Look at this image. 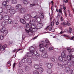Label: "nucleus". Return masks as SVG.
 Returning a JSON list of instances; mask_svg holds the SVG:
<instances>
[{
	"mask_svg": "<svg viewBox=\"0 0 74 74\" xmlns=\"http://www.w3.org/2000/svg\"><path fill=\"white\" fill-rule=\"evenodd\" d=\"M1 33H3V36H6L8 33V30H6V28L5 27H3L1 29Z\"/></svg>",
	"mask_w": 74,
	"mask_h": 74,
	"instance_id": "nucleus-1",
	"label": "nucleus"
},
{
	"mask_svg": "<svg viewBox=\"0 0 74 74\" xmlns=\"http://www.w3.org/2000/svg\"><path fill=\"white\" fill-rule=\"evenodd\" d=\"M33 26H34V24H32L31 27L29 29V30H30V32H32L33 33L36 32L37 31V28H33Z\"/></svg>",
	"mask_w": 74,
	"mask_h": 74,
	"instance_id": "nucleus-2",
	"label": "nucleus"
},
{
	"mask_svg": "<svg viewBox=\"0 0 74 74\" xmlns=\"http://www.w3.org/2000/svg\"><path fill=\"white\" fill-rule=\"evenodd\" d=\"M68 62L66 60H64L63 61V62L64 63V64H61L59 63L58 64L59 66H60V67H61L62 68H64L65 67H66V66H67V65Z\"/></svg>",
	"mask_w": 74,
	"mask_h": 74,
	"instance_id": "nucleus-3",
	"label": "nucleus"
},
{
	"mask_svg": "<svg viewBox=\"0 0 74 74\" xmlns=\"http://www.w3.org/2000/svg\"><path fill=\"white\" fill-rule=\"evenodd\" d=\"M34 48L33 47V46H31L29 48V50L30 51H32L33 52V55H34L35 56H36L37 52V51H35L34 52Z\"/></svg>",
	"mask_w": 74,
	"mask_h": 74,
	"instance_id": "nucleus-4",
	"label": "nucleus"
},
{
	"mask_svg": "<svg viewBox=\"0 0 74 74\" xmlns=\"http://www.w3.org/2000/svg\"><path fill=\"white\" fill-rule=\"evenodd\" d=\"M26 11V9L23 8L20 10L18 12L19 13V14H24V13H25Z\"/></svg>",
	"mask_w": 74,
	"mask_h": 74,
	"instance_id": "nucleus-5",
	"label": "nucleus"
},
{
	"mask_svg": "<svg viewBox=\"0 0 74 74\" xmlns=\"http://www.w3.org/2000/svg\"><path fill=\"white\" fill-rule=\"evenodd\" d=\"M67 60L68 61H71L72 62H74V57H71L70 56H68L67 57Z\"/></svg>",
	"mask_w": 74,
	"mask_h": 74,
	"instance_id": "nucleus-6",
	"label": "nucleus"
},
{
	"mask_svg": "<svg viewBox=\"0 0 74 74\" xmlns=\"http://www.w3.org/2000/svg\"><path fill=\"white\" fill-rule=\"evenodd\" d=\"M49 45L48 44L44 43H43L40 44L39 47H44L45 48H47L48 47Z\"/></svg>",
	"mask_w": 74,
	"mask_h": 74,
	"instance_id": "nucleus-7",
	"label": "nucleus"
},
{
	"mask_svg": "<svg viewBox=\"0 0 74 74\" xmlns=\"http://www.w3.org/2000/svg\"><path fill=\"white\" fill-rule=\"evenodd\" d=\"M31 14L32 15V16H31V17L33 18H36V16L37 15V13L36 12H32Z\"/></svg>",
	"mask_w": 74,
	"mask_h": 74,
	"instance_id": "nucleus-8",
	"label": "nucleus"
},
{
	"mask_svg": "<svg viewBox=\"0 0 74 74\" xmlns=\"http://www.w3.org/2000/svg\"><path fill=\"white\" fill-rule=\"evenodd\" d=\"M9 12L12 15H14L16 12V11L14 9H11L9 11Z\"/></svg>",
	"mask_w": 74,
	"mask_h": 74,
	"instance_id": "nucleus-9",
	"label": "nucleus"
},
{
	"mask_svg": "<svg viewBox=\"0 0 74 74\" xmlns=\"http://www.w3.org/2000/svg\"><path fill=\"white\" fill-rule=\"evenodd\" d=\"M53 66V64L52 63H49L47 64V67L49 69H51L52 68Z\"/></svg>",
	"mask_w": 74,
	"mask_h": 74,
	"instance_id": "nucleus-10",
	"label": "nucleus"
},
{
	"mask_svg": "<svg viewBox=\"0 0 74 74\" xmlns=\"http://www.w3.org/2000/svg\"><path fill=\"white\" fill-rule=\"evenodd\" d=\"M41 56L42 58H47L48 57V55L47 54V53H43L42 54Z\"/></svg>",
	"mask_w": 74,
	"mask_h": 74,
	"instance_id": "nucleus-11",
	"label": "nucleus"
},
{
	"mask_svg": "<svg viewBox=\"0 0 74 74\" xmlns=\"http://www.w3.org/2000/svg\"><path fill=\"white\" fill-rule=\"evenodd\" d=\"M10 19V17L8 16H5L3 18V19L4 21L6 20H8Z\"/></svg>",
	"mask_w": 74,
	"mask_h": 74,
	"instance_id": "nucleus-12",
	"label": "nucleus"
},
{
	"mask_svg": "<svg viewBox=\"0 0 74 74\" xmlns=\"http://www.w3.org/2000/svg\"><path fill=\"white\" fill-rule=\"evenodd\" d=\"M22 8V5L20 4H17L16 6V8L17 10H19Z\"/></svg>",
	"mask_w": 74,
	"mask_h": 74,
	"instance_id": "nucleus-13",
	"label": "nucleus"
},
{
	"mask_svg": "<svg viewBox=\"0 0 74 74\" xmlns=\"http://www.w3.org/2000/svg\"><path fill=\"white\" fill-rule=\"evenodd\" d=\"M32 22L30 21H29V23H27L26 24V28H29L30 27V26H32Z\"/></svg>",
	"mask_w": 74,
	"mask_h": 74,
	"instance_id": "nucleus-14",
	"label": "nucleus"
},
{
	"mask_svg": "<svg viewBox=\"0 0 74 74\" xmlns=\"http://www.w3.org/2000/svg\"><path fill=\"white\" fill-rule=\"evenodd\" d=\"M43 26V24L41 23H39L37 25V26L38 29L42 28Z\"/></svg>",
	"mask_w": 74,
	"mask_h": 74,
	"instance_id": "nucleus-15",
	"label": "nucleus"
},
{
	"mask_svg": "<svg viewBox=\"0 0 74 74\" xmlns=\"http://www.w3.org/2000/svg\"><path fill=\"white\" fill-rule=\"evenodd\" d=\"M73 64V62L71 61H69V62H68V63L67 64V66H68V67H71V66L72 65V64Z\"/></svg>",
	"mask_w": 74,
	"mask_h": 74,
	"instance_id": "nucleus-16",
	"label": "nucleus"
},
{
	"mask_svg": "<svg viewBox=\"0 0 74 74\" xmlns=\"http://www.w3.org/2000/svg\"><path fill=\"white\" fill-rule=\"evenodd\" d=\"M4 49H5L4 47L1 45H0V51H1V52L4 51Z\"/></svg>",
	"mask_w": 74,
	"mask_h": 74,
	"instance_id": "nucleus-17",
	"label": "nucleus"
},
{
	"mask_svg": "<svg viewBox=\"0 0 74 74\" xmlns=\"http://www.w3.org/2000/svg\"><path fill=\"white\" fill-rule=\"evenodd\" d=\"M20 22L22 23V24H25L26 23V21L25 20L21 18L20 19Z\"/></svg>",
	"mask_w": 74,
	"mask_h": 74,
	"instance_id": "nucleus-18",
	"label": "nucleus"
},
{
	"mask_svg": "<svg viewBox=\"0 0 74 74\" xmlns=\"http://www.w3.org/2000/svg\"><path fill=\"white\" fill-rule=\"evenodd\" d=\"M66 66H66L64 68H65V71H66V72H69V71H70V69L69 67H66Z\"/></svg>",
	"mask_w": 74,
	"mask_h": 74,
	"instance_id": "nucleus-19",
	"label": "nucleus"
},
{
	"mask_svg": "<svg viewBox=\"0 0 74 74\" xmlns=\"http://www.w3.org/2000/svg\"><path fill=\"white\" fill-rule=\"evenodd\" d=\"M6 8L7 10H10L11 9V6L8 5L6 6Z\"/></svg>",
	"mask_w": 74,
	"mask_h": 74,
	"instance_id": "nucleus-20",
	"label": "nucleus"
},
{
	"mask_svg": "<svg viewBox=\"0 0 74 74\" xmlns=\"http://www.w3.org/2000/svg\"><path fill=\"white\" fill-rule=\"evenodd\" d=\"M34 67L37 70V69H39L40 67L39 65L38 64H35L34 65Z\"/></svg>",
	"mask_w": 74,
	"mask_h": 74,
	"instance_id": "nucleus-21",
	"label": "nucleus"
},
{
	"mask_svg": "<svg viewBox=\"0 0 74 74\" xmlns=\"http://www.w3.org/2000/svg\"><path fill=\"white\" fill-rule=\"evenodd\" d=\"M8 23L9 24H10V25H11V24H12V23H13V21H12V20L11 19H10L9 18V19L8 20Z\"/></svg>",
	"mask_w": 74,
	"mask_h": 74,
	"instance_id": "nucleus-22",
	"label": "nucleus"
},
{
	"mask_svg": "<svg viewBox=\"0 0 74 74\" xmlns=\"http://www.w3.org/2000/svg\"><path fill=\"white\" fill-rule=\"evenodd\" d=\"M39 71L40 73H42L43 71V68L42 67H40L39 68Z\"/></svg>",
	"mask_w": 74,
	"mask_h": 74,
	"instance_id": "nucleus-23",
	"label": "nucleus"
},
{
	"mask_svg": "<svg viewBox=\"0 0 74 74\" xmlns=\"http://www.w3.org/2000/svg\"><path fill=\"white\" fill-rule=\"evenodd\" d=\"M58 60L60 62H63V57L62 56H60L58 58Z\"/></svg>",
	"mask_w": 74,
	"mask_h": 74,
	"instance_id": "nucleus-24",
	"label": "nucleus"
},
{
	"mask_svg": "<svg viewBox=\"0 0 74 74\" xmlns=\"http://www.w3.org/2000/svg\"><path fill=\"white\" fill-rule=\"evenodd\" d=\"M29 36H30L31 35H34V34L32 32H30V30L29 29V33H28Z\"/></svg>",
	"mask_w": 74,
	"mask_h": 74,
	"instance_id": "nucleus-25",
	"label": "nucleus"
},
{
	"mask_svg": "<svg viewBox=\"0 0 74 74\" xmlns=\"http://www.w3.org/2000/svg\"><path fill=\"white\" fill-rule=\"evenodd\" d=\"M61 56L63 58H65L66 57V54L64 52H62L61 54Z\"/></svg>",
	"mask_w": 74,
	"mask_h": 74,
	"instance_id": "nucleus-26",
	"label": "nucleus"
},
{
	"mask_svg": "<svg viewBox=\"0 0 74 74\" xmlns=\"http://www.w3.org/2000/svg\"><path fill=\"white\" fill-rule=\"evenodd\" d=\"M47 72L49 74H51L52 72V70H50V69H48L47 70Z\"/></svg>",
	"mask_w": 74,
	"mask_h": 74,
	"instance_id": "nucleus-27",
	"label": "nucleus"
},
{
	"mask_svg": "<svg viewBox=\"0 0 74 74\" xmlns=\"http://www.w3.org/2000/svg\"><path fill=\"white\" fill-rule=\"evenodd\" d=\"M61 25H63L65 27L66 26H67V24L66 22H64L63 23H61Z\"/></svg>",
	"mask_w": 74,
	"mask_h": 74,
	"instance_id": "nucleus-28",
	"label": "nucleus"
},
{
	"mask_svg": "<svg viewBox=\"0 0 74 74\" xmlns=\"http://www.w3.org/2000/svg\"><path fill=\"white\" fill-rule=\"evenodd\" d=\"M39 51L40 52H43L44 51V48L42 47H40L39 49Z\"/></svg>",
	"mask_w": 74,
	"mask_h": 74,
	"instance_id": "nucleus-29",
	"label": "nucleus"
},
{
	"mask_svg": "<svg viewBox=\"0 0 74 74\" xmlns=\"http://www.w3.org/2000/svg\"><path fill=\"white\" fill-rule=\"evenodd\" d=\"M38 0H34L33 3L35 4H38Z\"/></svg>",
	"mask_w": 74,
	"mask_h": 74,
	"instance_id": "nucleus-30",
	"label": "nucleus"
},
{
	"mask_svg": "<svg viewBox=\"0 0 74 74\" xmlns=\"http://www.w3.org/2000/svg\"><path fill=\"white\" fill-rule=\"evenodd\" d=\"M2 4L3 5L6 6L7 5V3L6 1H4L2 3Z\"/></svg>",
	"mask_w": 74,
	"mask_h": 74,
	"instance_id": "nucleus-31",
	"label": "nucleus"
},
{
	"mask_svg": "<svg viewBox=\"0 0 74 74\" xmlns=\"http://www.w3.org/2000/svg\"><path fill=\"white\" fill-rule=\"evenodd\" d=\"M25 70L27 71H28L30 70V68L29 66H26L25 68Z\"/></svg>",
	"mask_w": 74,
	"mask_h": 74,
	"instance_id": "nucleus-32",
	"label": "nucleus"
},
{
	"mask_svg": "<svg viewBox=\"0 0 74 74\" xmlns=\"http://www.w3.org/2000/svg\"><path fill=\"white\" fill-rule=\"evenodd\" d=\"M6 22L4 21H3L1 23V25L2 26L4 27L5 26V25H6Z\"/></svg>",
	"mask_w": 74,
	"mask_h": 74,
	"instance_id": "nucleus-33",
	"label": "nucleus"
},
{
	"mask_svg": "<svg viewBox=\"0 0 74 74\" xmlns=\"http://www.w3.org/2000/svg\"><path fill=\"white\" fill-rule=\"evenodd\" d=\"M32 63V61L31 60H28L27 61V63L28 64H31Z\"/></svg>",
	"mask_w": 74,
	"mask_h": 74,
	"instance_id": "nucleus-34",
	"label": "nucleus"
},
{
	"mask_svg": "<svg viewBox=\"0 0 74 74\" xmlns=\"http://www.w3.org/2000/svg\"><path fill=\"white\" fill-rule=\"evenodd\" d=\"M33 74H40V73L38 71H35L33 72Z\"/></svg>",
	"mask_w": 74,
	"mask_h": 74,
	"instance_id": "nucleus-35",
	"label": "nucleus"
},
{
	"mask_svg": "<svg viewBox=\"0 0 74 74\" xmlns=\"http://www.w3.org/2000/svg\"><path fill=\"white\" fill-rule=\"evenodd\" d=\"M40 16L42 18H43L44 17V14L42 13H40Z\"/></svg>",
	"mask_w": 74,
	"mask_h": 74,
	"instance_id": "nucleus-36",
	"label": "nucleus"
},
{
	"mask_svg": "<svg viewBox=\"0 0 74 74\" xmlns=\"http://www.w3.org/2000/svg\"><path fill=\"white\" fill-rule=\"evenodd\" d=\"M16 3H17L16 0H12V4H16Z\"/></svg>",
	"mask_w": 74,
	"mask_h": 74,
	"instance_id": "nucleus-37",
	"label": "nucleus"
},
{
	"mask_svg": "<svg viewBox=\"0 0 74 74\" xmlns=\"http://www.w3.org/2000/svg\"><path fill=\"white\" fill-rule=\"evenodd\" d=\"M72 28L71 27H69V33H72Z\"/></svg>",
	"mask_w": 74,
	"mask_h": 74,
	"instance_id": "nucleus-38",
	"label": "nucleus"
},
{
	"mask_svg": "<svg viewBox=\"0 0 74 74\" xmlns=\"http://www.w3.org/2000/svg\"><path fill=\"white\" fill-rule=\"evenodd\" d=\"M23 1L24 4H28V1H27L25 0Z\"/></svg>",
	"mask_w": 74,
	"mask_h": 74,
	"instance_id": "nucleus-39",
	"label": "nucleus"
},
{
	"mask_svg": "<svg viewBox=\"0 0 74 74\" xmlns=\"http://www.w3.org/2000/svg\"><path fill=\"white\" fill-rule=\"evenodd\" d=\"M4 35H1L0 36V39L1 40H3L4 39Z\"/></svg>",
	"mask_w": 74,
	"mask_h": 74,
	"instance_id": "nucleus-40",
	"label": "nucleus"
},
{
	"mask_svg": "<svg viewBox=\"0 0 74 74\" xmlns=\"http://www.w3.org/2000/svg\"><path fill=\"white\" fill-rule=\"evenodd\" d=\"M58 12L59 13H61V14H62V10L61 8L60 9L58 10Z\"/></svg>",
	"mask_w": 74,
	"mask_h": 74,
	"instance_id": "nucleus-41",
	"label": "nucleus"
},
{
	"mask_svg": "<svg viewBox=\"0 0 74 74\" xmlns=\"http://www.w3.org/2000/svg\"><path fill=\"white\" fill-rule=\"evenodd\" d=\"M51 59L52 62H55V58L52 57L51 58Z\"/></svg>",
	"mask_w": 74,
	"mask_h": 74,
	"instance_id": "nucleus-42",
	"label": "nucleus"
},
{
	"mask_svg": "<svg viewBox=\"0 0 74 74\" xmlns=\"http://www.w3.org/2000/svg\"><path fill=\"white\" fill-rule=\"evenodd\" d=\"M27 55L28 57H30V56H31V53H27Z\"/></svg>",
	"mask_w": 74,
	"mask_h": 74,
	"instance_id": "nucleus-43",
	"label": "nucleus"
},
{
	"mask_svg": "<svg viewBox=\"0 0 74 74\" xmlns=\"http://www.w3.org/2000/svg\"><path fill=\"white\" fill-rule=\"evenodd\" d=\"M67 50L69 52H71V51H72V52H74V50L73 51V50H71V49L70 48H69V49H67Z\"/></svg>",
	"mask_w": 74,
	"mask_h": 74,
	"instance_id": "nucleus-44",
	"label": "nucleus"
},
{
	"mask_svg": "<svg viewBox=\"0 0 74 74\" xmlns=\"http://www.w3.org/2000/svg\"><path fill=\"white\" fill-rule=\"evenodd\" d=\"M35 4H30V7H33V6H35Z\"/></svg>",
	"mask_w": 74,
	"mask_h": 74,
	"instance_id": "nucleus-45",
	"label": "nucleus"
},
{
	"mask_svg": "<svg viewBox=\"0 0 74 74\" xmlns=\"http://www.w3.org/2000/svg\"><path fill=\"white\" fill-rule=\"evenodd\" d=\"M3 19V16L2 15L0 14V21Z\"/></svg>",
	"mask_w": 74,
	"mask_h": 74,
	"instance_id": "nucleus-46",
	"label": "nucleus"
},
{
	"mask_svg": "<svg viewBox=\"0 0 74 74\" xmlns=\"http://www.w3.org/2000/svg\"><path fill=\"white\" fill-rule=\"evenodd\" d=\"M46 41V43H46V44L48 43H49V44L50 43V42L49 41V40L48 39H47L45 40Z\"/></svg>",
	"mask_w": 74,
	"mask_h": 74,
	"instance_id": "nucleus-47",
	"label": "nucleus"
},
{
	"mask_svg": "<svg viewBox=\"0 0 74 74\" xmlns=\"http://www.w3.org/2000/svg\"><path fill=\"white\" fill-rule=\"evenodd\" d=\"M63 36L64 37H68L69 38H70V36H69L67 35L64 34L63 35Z\"/></svg>",
	"mask_w": 74,
	"mask_h": 74,
	"instance_id": "nucleus-48",
	"label": "nucleus"
},
{
	"mask_svg": "<svg viewBox=\"0 0 74 74\" xmlns=\"http://www.w3.org/2000/svg\"><path fill=\"white\" fill-rule=\"evenodd\" d=\"M60 19L61 21H62L63 22L64 21V18H63V17L62 16L60 18Z\"/></svg>",
	"mask_w": 74,
	"mask_h": 74,
	"instance_id": "nucleus-49",
	"label": "nucleus"
},
{
	"mask_svg": "<svg viewBox=\"0 0 74 74\" xmlns=\"http://www.w3.org/2000/svg\"><path fill=\"white\" fill-rule=\"evenodd\" d=\"M24 60H25V62H26V61H28L29 59L28 58H24Z\"/></svg>",
	"mask_w": 74,
	"mask_h": 74,
	"instance_id": "nucleus-50",
	"label": "nucleus"
},
{
	"mask_svg": "<svg viewBox=\"0 0 74 74\" xmlns=\"http://www.w3.org/2000/svg\"><path fill=\"white\" fill-rule=\"evenodd\" d=\"M54 23H55V22L54 21H53L51 22V26H53L54 25Z\"/></svg>",
	"mask_w": 74,
	"mask_h": 74,
	"instance_id": "nucleus-51",
	"label": "nucleus"
},
{
	"mask_svg": "<svg viewBox=\"0 0 74 74\" xmlns=\"http://www.w3.org/2000/svg\"><path fill=\"white\" fill-rule=\"evenodd\" d=\"M53 47H51L49 48V51H51V50H53Z\"/></svg>",
	"mask_w": 74,
	"mask_h": 74,
	"instance_id": "nucleus-52",
	"label": "nucleus"
},
{
	"mask_svg": "<svg viewBox=\"0 0 74 74\" xmlns=\"http://www.w3.org/2000/svg\"><path fill=\"white\" fill-rule=\"evenodd\" d=\"M66 23L67 24V26H71V24H70V23H69L68 21Z\"/></svg>",
	"mask_w": 74,
	"mask_h": 74,
	"instance_id": "nucleus-53",
	"label": "nucleus"
},
{
	"mask_svg": "<svg viewBox=\"0 0 74 74\" xmlns=\"http://www.w3.org/2000/svg\"><path fill=\"white\" fill-rule=\"evenodd\" d=\"M3 10L2 8H0V14H1L3 12Z\"/></svg>",
	"mask_w": 74,
	"mask_h": 74,
	"instance_id": "nucleus-54",
	"label": "nucleus"
},
{
	"mask_svg": "<svg viewBox=\"0 0 74 74\" xmlns=\"http://www.w3.org/2000/svg\"><path fill=\"white\" fill-rule=\"evenodd\" d=\"M23 65V64H22V63L21 62H20L19 64V66L20 67H22Z\"/></svg>",
	"mask_w": 74,
	"mask_h": 74,
	"instance_id": "nucleus-55",
	"label": "nucleus"
},
{
	"mask_svg": "<svg viewBox=\"0 0 74 74\" xmlns=\"http://www.w3.org/2000/svg\"><path fill=\"white\" fill-rule=\"evenodd\" d=\"M25 16H29V17H31L30 16V14H25Z\"/></svg>",
	"mask_w": 74,
	"mask_h": 74,
	"instance_id": "nucleus-56",
	"label": "nucleus"
},
{
	"mask_svg": "<svg viewBox=\"0 0 74 74\" xmlns=\"http://www.w3.org/2000/svg\"><path fill=\"white\" fill-rule=\"evenodd\" d=\"M7 66H8V67H10L11 66V64L8 62Z\"/></svg>",
	"mask_w": 74,
	"mask_h": 74,
	"instance_id": "nucleus-57",
	"label": "nucleus"
},
{
	"mask_svg": "<svg viewBox=\"0 0 74 74\" xmlns=\"http://www.w3.org/2000/svg\"><path fill=\"white\" fill-rule=\"evenodd\" d=\"M69 1V0H66V1L64 0H63V1L64 2H65V3H68V1Z\"/></svg>",
	"mask_w": 74,
	"mask_h": 74,
	"instance_id": "nucleus-58",
	"label": "nucleus"
},
{
	"mask_svg": "<svg viewBox=\"0 0 74 74\" xmlns=\"http://www.w3.org/2000/svg\"><path fill=\"white\" fill-rule=\"evenodd\" d=\"M24 19H25V21H29V18H26V17H24Z\"/></svg>",
	"mask_w": 74,
	"mask_h": 74,
	"instance_id": "nucleus-59",
	"label": "nucleus"
},
{
	"mask_svg": "<svg viewBox=\"0 0 74 74\" xmlns=\"http://www.w3.org/2000/svg\"><path fill=\"white\" fill-rule=\"evenodd\" d=\"M3 48H4L5 49V48H6L7 46V45L6 44H5L4 45H3V46H2Z\"/></svg>",
	"mask_w": 74,
	"mask_h": 74,
	"instance_id": "nucleus-60",
	"label": "nucleus"
},
{
	"mask_svg": "<svg viewBox=\"0 0 74 74\" xmlns=\"http://www.w3.org/2000/svg\"><path fill=\"white\" fill-rule=\"evenodd\" d=\"M25 59H24V58H23V59H22L21 61L23 63H25Z\"/></svg>",
	"mask_w": 74,
	"mask_h": 74,
	"instance_id": "nucleus-61",
	"label": "nucleus"
},
{
	"mask_svg": "<svg viewBox=\"0 0 74 74\" xmlns=\"http://www.w3.org/2000/svg\"><path fill=\"white\" fill-rule=\"evenodd\" d=\"M35 56H40V54L38 53H37L36 55Z\"/></svg>",
	"mask_w": 74,
	"mask_h": 74,
	"instance_id": "nucleus-62",
	"label": "nucleus"
},
{
	"mask_svg": "<svg viewBox=\"0 0 74 74\" xmlns=\"http://www.w3.org/2000/svg\"><path fill=\"white\" fill-rule=\"evenodd\" d=\"M16 50L17 49H15L14 50L12 51V52H13V53L15 52Z\"/></svg>",
	"mask_w": 74,
	"mask_h": 74,
	"instance_id": "nucleus-63",
	"label": "nucleus"
},
{
	"mask_svg": "<svg viewBox=\"0 0 74 74\" xmlns=\"http://www.w3.org/2000/svg\"><path fill=\"white\" fill-rule=\"evenodd\" d=\"M12 41L10 42L9 45H12Z\"/></svg>",
	"mask_w": 74,
	"mask_h": 74,
	"instance_id": "nucleus-64",
	"label": "nucleus"
}]
</instances>
